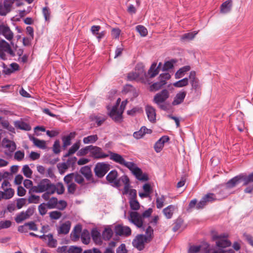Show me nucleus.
<instances>
[{
  "label": "nucleus",
  "mask_w": 253,
  "mask_h": 253,
  "mask_svg": "<svg viewBox=\"0 0 253 253\" xmlns=\"http://www.w3.org/2000/svg\"><path fill=\"white\" fill-rule=\"evenodd\" d=\"M174 209V207L173 206L169 205L163 210V213L167 218H171Z\"/></svg>",
  "instance_id": "4c0bfd02"
},
{
  "label": "nucleus",
  "mask_w": 253,
  "mask_h": 253,
  "mask_svg": "<svg viewBox=\"0 0 253 253\" xmlns=\"http://www.w3.org/2000/svg\"><path fill=\"white\" fill-rule=\"evenodd\" d=\"M156 63H153L148 71V74L151 78L155 77L159 74V70H158V68H156Z\"/></svg>",
  "instance_id": "c9c22d12"
},
{
  "label": "nucleus",
  "mask_w": 253,
  "mask_h": 253,
  "mask_svg": "<svg viewBox=\"0 0 253 253\" xmlns=\"http://www.w3.org/2000/svg\"><path fill=\"white\" fill-rule=\"evenodd\" d=\"M11 225V222L10 220H4L0 221V230L10 227Z\"/></svg>",
  "instance_id": "774afa93"
},
{
  "label": "nucleus",
  "mask_w": 253,
  "mask_h": 253,
  "mask_svg": "<svg viewBox=\"0 0 253 253\" xmlns=\"http://www.w3.org/2000/svg\"><path fill=\"white\" fill-rule=\"evenodd\" d=\"M40 197L35 195H31L28 199L29 203L38 204L40 202Z\"/></svg>",
  "instance_id": "4d7b16f0"
},
{
  "label": "nucleus",
  "mask_w": 253,
  "mask_h": 253,
  "mask_svg": "<svg viewBox=\"0 0 253 253\" xmlns=\"http://www.w3.org/2000/svg\"><path fill=\"white\" fill-rule=\"evenodd\" d=\"M81 238L83 243L85 245L88 244L90 241L89 232L86 229H84L81 234Z\"/></svg>",
  "instance_id": "c85d7f7f"
},
{
  "label": "nucleus",
  "mask_w": 253,
  "mask_h": 253,
  "mask_svg": "<svg viewBox=\"0 0 253 253\" xmlns=\"http://www.w3.org/2000/svg\"><path fill=\"white\" fill-rule=\"evenodd\" d=\"M142 69L140 70L139 72H131L128 74L127 79L129 81L135 80L138 78L140 76V73L142 71Z\"/></svg>",
  "instance_id": "6e6d98bb"
},
{
  "label": "nucleus",
  "mask_w": 253,
  "mask_h": 253,
  "mask_svg": "<svg viewBox=\"0 0 253 253\" xmlns=\"http://www.w3.org/2000/svg\"><path fill=\"white\" fill-rule=\"evenodd\" d=\"M123 91L124 93L128 94L131 99L138 96L136 89L132 85L130 84H126L124 87Z\"/></svg>",
  "instance_id": "412c9836"
},
{
  "label": "nucleus",
  "mask_w": 253,
  "mask_h": 253,
  "mask_svg": "<svg viewBox=\"0 0 253 253\" xmlns=\"http://www.w3.org/2000/svg\"><path fill=\"white\" fill-rule=\"evenodd\" d=\"M136 30L142 37H145L148 33L147 29L143 26L138 25L136 27Z\"/></svg>",
  "instance_id": "864d4df0"
},
{
  "label": "nucleus",
  "mask_w": 253,
  "mask_h": 253,
  "mask_svg": "<svg viewBox=\"0 0 253 253\" xmlns=\"http://www.w3.org/2000/svg\"><path fill=\"white\" fill-rule=\"evenodd\" d=\"M10 66L12 69H10L9 67H6L5 65H3V73L5 75H10L13 71L18 69L19 66L17 63H12L10 64Z\"/></svg>",
  "instance_id": "7c9ffc66"
},
{
  "label": "nucleus",
  "mask_w": 253,
  "mask_h": 253,
  "mask_svg": "<svg viewBox=\"0 0 253 253\" xmlns=\"http://www.w3.org/2000/svg\"><path fill=\"white\" fill-rule=\"evenodd\" d=\"M210 250L209 244L206 242H204L200 245L191 246L189 249V253H197L200 251H203L205 253H210Z\"/></svg>",
  "instance_id": "2eb2a0df"
},
{
  "label": "nucleus",
  "mask_w": 253,
  "mask_h": 253,
  "mask_svg": "<svg viewBox=\"0 0 253 253\" xmlns=\"http://www.w3.org/2000/svg\"><path fill=\"white\" fill-rule=\"evenodd\" d=\"M11 57L15 56L14 51L9 44L4 40H0V58L3 60L7 59V55Z\"/></svg>",
  "instance_id": "7ed1b4c3"
},
{
  "label": "nucleus",
  "mask_w": 253,
  "mask_h": 253,
  "mask_svg": "<svg viewBox=\"0 0 253 253\" xmlns=\"http://www.w3.org/2000/svg\"><path fill=\"white\" fill-rule=\"evenodd\" d=\"M188 84V78H183L173 84V85L176 87H182L186 86Z\"/></svg>",
  "instance_id": "a19ab883"
},
{
  "label": "nucleus",
  "mask_w": 253,
  "mask_h": 253,
  "mask_svg": "<svg viewBox=\"0 0 253 253\" xmlns=\"http://www.w3.org/2000/svg\"><path fill=\"white\" fill-rule=\"evenodd\" d=\"M216 199L215 196L213 193H208L205 195L197 204L196 209L197 210L202 209L210 202H211Z\"/></svg>",
  "instance_id": "4468645a"
},
{
  "label": "nucleus",
  "mask_w": 253,
  "mask_h": 253,
  "mask_svg": "<svg viewBox=\"0 0 253 253\" xmlns=\"http://www.w3.org/2000/svg\"><path fill=\"white\" fill-rule=\"evenodd\" d=\"M91 234L93 240L96 243H100L101 242V235L97 229H93L91 231Z\"/></svg>",
  "instance_id": "f704fd0d"
},
{
  "label": "nucleus",
  "mask_w": 253,
  "mask_h": 253,
  "mask_svg": "<svg viewBox=\"0 0 253 253\" xmlns=\"http://www.w3.org/2000/svg\"><path fill=\"white\" fill-rule=\"evenodd\" d=\"M2 146L4 150V153L6 155L10 156L16 149L15 143L11 140L4 138L2 141Z\"/></svg>",
  "instance_id": "9b49d317"
},
{
  "label": "nucleus",
  "mask_w": 253,
  "mask_h": 253,
  "mask_svg": "<svg viewBox=\"0 0 253 253\" xmlns=\"http://www.w3.org/2000/svg\"><path fill=\"white\" fill-rule=\"evenodd\" d=\"M81 146V141L80 140L77 141L73 145L69 148L67 153H66L64 155V157H68L70 155L75 154L80 148Z\"/></svg>",
  "instance_id": "bb28decb"
},
{
  "label": "nucleus",
  "mask_w": 253,
  "mask_h": 253,
  "mask_svg": "<svg viewBox=\"0 0 253 253\" xmlns=\"http://www.w3.org/2000/svg\"><path fill=\"white\" fill-rule=\"evenodd\" d=\"M191 68L189 66H185L180 68L175 74L176 79H180L184 76L185 74L190 71Z\"/></svg>",
  "instance_id": "c756f323"
},
{
  "label": "nucleus",
  "mask_w": 253,
  "mask_h": 253,
  "mask_svg": "<svg viewBox=\"0 0 253 253\" xmlns=\"http://www.w3.org/2000/svg\"><path fill=\"white\" fill-rule=\"evenodd\" d=\"M110 165L104 163H98L94 168V170L95 175L98 177H103L108 171Z\"/></svg>",
  "instance_id": "1a4fd4ad"
},
{
  "label": "nucleus",
  "mask_w": 253,
  "mask_h": 253,
  "mask_svg": "<svg viewBox=\"0 0 253 253\" xmlns=\"http://www.w3.org/2000/svg\"><path fill=\"white\" fill-rule=\"evenodd\" d=\"M231 1H225L220 6V12L224 14L229 12L231 10Z\"/></svg>",
  "instance_id": "473e14b6"
},
{
  "label": "nucleus",
  "mask_w": 253,
  "mask_h": 253,
  "mask_svg": "<svg viewBox=\"0 0 253 253\" xmlns=\"http://www.w3.org/2000/svg\"><path fill=\"white\" fill-rule=\"evenodd\" d=\"M197 34V32L193 33H188L184 34L181 37V39L184 41H190L194 39L195 35Z\"/></svg>",
  "instance_id": "13d9d810"
},
{
  "label": "nucleus",
  "mask_w": 253,
  "mask_h": 253,
  "mask_svg": "<svg viewBox=\"0 0 253 253\" xmlns=\"http://www.w3.org/2000/svg\"><path fill=\"white\" fill-rule=\"evenodd\" d=\"M242 181H243V175L240 174L229 180L225 184H222L220 187L222 190L226 191L238 185Z\"/></svg>",
  "instance_id": "6e6552de"
},
{
  "label": "nucleus",
  "mask_w": 253,
  "mask_h": 253,
  "mask_svg": "<svg viewBox=\"0 0 253 253\" xmlns=\"http://www.w3.org/2000/svg\"><path fill=\"white\" fill-rule=\"evenodd\" d=\"M189 80L192 86V89L197 90L199 87V83L198 79L196 77V72L195 71H191L188 77Z\"/></svg>",
  "instance_id": "4be33fe9"
},
{
  "label": "nucleus",
  "mask_w": 253,
  "mask_h": 253,
  "mask_svg": "<svg viewBox=\"0 0 253 253\" xmlns=\"http://www.w3.org/2000/svg\"><path fill=\"white\" fill-rule=\"evenodd\" d=\"M142 112L141 108L139 107H135L131 109V110L127 111V114L128 115L133 116L135 115L136 113H140Z\"/></svg>",
  "instance_id": "e2e57ef3"
},
{
  "label": "nucleus",
  "mask_w": 253,
  "mask_h": 253,
  "mask_svg": "<svg viewBox=\"0 0 253 253\" xmlns=\"http://www.w3.org/2000/svg\"><path fill=\"white\" fill-rule=\"evenodd\" d=\"M113 235V231L111 228V226L106 227L102 232V238L105 240H110Z\"/></svg>",
  "instance_id": "cd10ccee"
},
{
  "label": "nucleus",
  "mask_w": 253,
  "mask_h": 253,
  "mask_svg": "<svg viewBox=\"0 0 253 253\" xmlns=\"http://www.w3.org/2000/svg\"><path fill=\"white\" fill-rule=\"evenodd\" d=\"M27 200L25 198H19L17 200L16 207L18 209H21L26 204Z\"/></svg>",
  "instance_id": "338daca9"
},
{
  "label": "nucleus",
  "mask_w": 253,
  "mask_h": 253,
  "mask_svg": "<svg viewBox=\"0 0 253 253\" xmlns=\"http://www.w3.org/2000/svg\"><path fill=\"white\" fill-rule=\"evenodd\" d=\"M186 95V92L185 91H181L178 92L172 102L173 106L177 105L183 102Z\"/></svg>",
  "instance_id": "b1692460"
},
{
  "label": "nucleus",
  "mask_w": 253,
  "mask_h": 253,
  "mask_svg": "<svg viewBox=\"0 0 253 253\" xmlns=\"http://www.w3.org/2000/svg\"><path fill=\"white\" fill-rule=\"evenodd\" d=\"M153 232V229L150 226H149L146 229L145 234L144 235L149 242L152 239Z\"/></svg>",
  "instance_id": "a18cd8bd"
},
{
  "label": "nucleus",
  "mask_w": 253,
  "mask_h": 253,
  "mask_svg": "<svg viewBox=\"0 0 253 253\" xmlns=\"http://www.w3.org/2000/svg\"><path fill=\"white\" fill-rule=\"evenodd\" d=\"M156 198V206L158 209H161L164 206V203L165 201L166 198L164 195H161L160 197H157L158 194H155Z\"/></svg>",
  "instance_id": "79ce46f5"
},
{
  "label": "nucleus",
  "mask_w": 253,
  "mask_h": 253,
  "mask_svg": "<svg viewBox=\"0 0 253 253\" xmlns=\"http://www.w3.org/2000/svg\"><path fill=\"white\" fill-rule=\"evenodd\" d=\"M166 84V83H164V81H159L156 83H154L152 84L151 86V90H158L160 89L162 86H163L164 85Z\"/></svg>",
  "instance_id": "de8ad7c7"
},
{
  "label": "nucleus",
  "mask_w": 253,
  "mask_h": 253,
  "mask_svg": "<svg viewBox=\"0 0 253 253\" xmlns=\"http://www.w3.org/2000/svg\"><path fill=\"white\" fill-rule=\"evenodd\" d=\"M3 197L4 199H9L14 195V191L12 188L7 189V188L3 190Z\"/></svg>",
  "instance_id": "c03bdc74"
},
{
  "label": "nucleus",
  "mask_w": 253,
  "mask_h": 253,
  "mask_svg": "<svg viewBox=\"0 0 253 253\" xmlns=\"http://www.w3.org/2000/svg\"><path fill=\"white\" fill-rule=\"evenodd\" d=\"M90 156L95 159H105L109 157V155L105 153L101 148L92 145L91 147Z\"/></svg>",
  "instance_id": "f8f14e48"
},
{
  "label": "nucleus",
  "mask_w": 253,
  "mask_h": 253,
  "mask_svg": "<svg viewBox=\"0 0 253 253\" xmlns=\"http://www.w3.org/2000/svg\"><path fill=\"white\" fill-rule=\"evenodd\" d=\"M98 137L96 134L88 135L83 138V142L84 144H93L98 140Z\"/></svg>",
  "instance_id": "2f4dec72"
},
{
  "label": "nucleus",
  "mask_w": 253,
  "mask_h": 253,
  "mask_svg": "<svg viewBox=\"0 0 253 253\" xmlns=\"http://www.w3.org/2000/svg\"><path fill=\"white\" fill-rule=\"evenodd\" d=\"M145 110L148 120L152 123H155L156 122L155 109L152 106L147 105L145 106Z\"/></svg>",
  "instance_id": "6ab92c4d"
},
{
  "label": "nucleus",
  "mask_w": 253,
  "mask_h": 253,
  "mask_svg": "<svg viewBox=\"0 0 253 253\" xmlns=\"http://www.w3.org/2000/svg\"><path fill=\"white\" fill-rule=\"evenodd\" d=\"M82 250L81 247L71 246L68 250V253H82Z\"/></svg>",
  "instance_id": "680f3d73"
},
{
  "label": "nucleus",
  "mask_w": 253,
  "mask_h": 253,
  "mask_svg": "<svg viewBox=\"0 0 253 253\" xmlns=\"http://www.w3.org/2000/svg\"><path fill=\"white\" fill-rule=\"evenodd\" d=\"M81 173L84 175L87 179H89L92 176L90 168L88 166H84L81 168Z\"/></svg>",
  "instance_id": "e433bc0d"
},
{
  "label": "nucleus",
  "mask_w": 253,
  "mask_h": 253,
  "mask_svg": "<svg viewBox=\"0 0 253 253\" xmlns=\"http://www.w3.org/2000/svg\"><path fill=\"white\" fill-rule=\"evenodd\" d=\"M108 153L110 160L126 168L130 167V166L129 165L131 164L132 162L126 161L122 155L117 153L113 152L111 151H109Z\"/></svg>",
  "instance_id": "423d86ee"
},
{
  "label": "nucleus",
  "mask_w": 253,
  "mask_h": 253,
  "mask_svg": "<svg viewBox=\"0 0 253 253\" xmlns=\"http://www.w3.org/2000/svg\"><path fill=\"white\" fill-rule=\"evenodd\" d=\"M114 230L116 234L119 236H128L131 233V229L128 226L120 224L115 226Z\"/></svg>",
  "instance_id": "a211bd4d"
},
{
  "label": "nucleus",
  "mask_w": 253,
  "mask_h": 253,
  "mask_svg": "<svg viewBox=\"0 0 253 253\" xmlns=\"http://www.w3.org/2000/svg\"><path fill=\"white\" fill-rule=\"evenodd\" d=\"M71 225V224L69 221H67L61 224L57 229L58 234L64 235L68 234L70 230Z\"/></svg>",
  "instance_id": "5701e85b"
},
{
  "label": "nucleus",
  "mask_w": 253,
  "mask_h": 253,
  "mask_svg": "<svg viewBox=\"0 0 253 253\" xmlns=\"http://www.w3.org/2000/svg\"><path fill=\"white\" fill-rule=\"evenodd\" d=\"M82 230V227L81 224H77L74 227L71 234L73 240L76 241L79 239Z\"/></svg>",
  "instance_id": "393cba45"
},
{
  "label": "nucleus",
  "mask_w": 253,
  "mask_h": 253,
  "mask_svg": "<svg viewBox=\"0 0 253 253\" xmlns=\"http://www.w3.org/2000/svg\"><path fill=\"white\" fill-rule=\"evenodd\" d=\"M47 241L48 246L51 248L55 247L57 245V241L53 238L52 234H49L47 235Z\"/></svg>",
  "instance_id": "49530a36"
},
{
  "label": "nucleus",
  "mask_w": 253,
  "mask_h": 253,
  "mask_svg": "<svg viewBox=\"0 0 253 253\" xmlns=\"http://www.w3.org/2000/svg\"><path fill=\"white\" fill-rule=\"evenodd\" d=\"M62 140L63 142V147L64 148H67L68 146L71 144V139L69 136H64L62 137Z\"/></svg>",
  "instance_id": "bf43d9fd"
},
{
  "label": "nucleus",
  "mask_w": 253,
  "mask_h": 253,
  "mask_svg": "<svg viewBox=\"0 0 253 253\" xmlns=\"http://www.w3.org/2000/svg\"><path fill=\"white\" fill-rule=\"evenodd\" d=\"M0 35L3 36L7 40L11 41L14 37L13 33L9 27L4 24L0 25Z\"/></svg>",
  "instance_id": "f3484780"
},
{
  "label": "nucleus",
  "mask_w": 253,
  "mask_h": 253,
  "mask_svg": "<svg viewBox=\"0 0 253 253\" xmlns=\"http://www.w3.org/2000/svg\"><path fill=\"white\" fill-rule=\"evenodd\" d=\"M28 218L27 217V215L25 213L24 211H22L16 215L15 218V220L17 223H20L24 220Z\"/></svg>",
  "instance_id": "8fccbe9b"
},
{
  "label": "nucleus",
  "mask_w": 253,
  "mask_h": 253,
  "mask_svg": "<svg viewBox=\"0 0 253 253\" xmlns=\"http://www.w3.org/2000/svg\"><path fill=\"white\" fill-rule=\"evenodd\" d=\"M14 125L17 129L21 130L29 131L31 129V127L29 124L22 121H14Z\"/></svg>",
  "instance_id": "a878e982"
},
{
  "label": "nucleus",
  "mask_w": 253,
  "mask_h": 253,
  "mask_svg": "<svg viewBox=\"0 0 253 253\" xmlns=\"http://www.w3.org/2000/svg\"><path fill=\"white\" fill-rule=\"evenodd\" d=\"M57 199L55 197H52L50 199L46 204L47 206L48 209H52L56 208L57 205Z\"/></svg>",
  "instance_id": "09e8293b"
},
{
  "label": "nucleus",
  "mask_w": 253,
  "mask_h": 253,
  "mask_svg": "<svg viewBox=\"0 0 253 253\" xmlns=\"http://www.w3.org/2000/svg\"><path fill=\"white\" fill-rule=\"evenodd\" d=\"M129 221L135 225L137 228L144 230L145 226L144 224V220L141 215L136 211H131L128 217Z\"/></svg>",
  "instance_id": "39448f33"
},
{
  "label": "nucleus",
  "mask_w": 253,
  "mask_h": 253,
  "mask_svg": "<svg viewBox=\"0 0 253 253\" xmlns=\"http://www.w3.org/2000/svg\"><path fill=\"white\" fill-rule=\"evenodd\" d=\"M127 103V101L126 99L122 101L119 110H118L117 106H114L109 112L110 117L116 122H120L122 119V114Z\"/></svg>",
  "instance_id": "f03ea898"
},
{
  "label": "nucleus",
  "mask_w": 253,
  "mask_h": 253,
  "mask_svg": "<svg viewBox=\"0 0 253 253\" xmlns=\"http://www.w3.org/2000/svg\"><path fill=\"white\" fill-rule=\"evenodd\" d=\"M33 192L36 193L48 191L49 193L54 194L56 191L55 185L48 179L44 178L40 181L37 186L32 188Z\"/></svg>",
  "instance_id": "f257e3e1"
},
{
  "label": "nucleus",
  "mask_w": 253,
  "mask_h": 253,
  "mask_svg": "<svg viewBox=\"0 0 253 253\" xmlns=\"http://www.w3.org/2000/svg\"><path fill=\"white\" fill-rule=\"evenodd\" d=\"M169 140V138L167 135H164L161 137L155 144L154 149L157 153L160 152L163 149L165 143Z\"/></svg>",
  "instance_id": "aec40b11"
},
{
  "label": "nucleus",
  "mask_w": 253,
  "mask_h": 253,
  "mask_svg": "<svg viewBox=\"0 0 253 253\" xmlns=\"http://www.w3.org/2000/svg\"><path fill=\"white\" fill-rule=\"evenodd\" d=\"M243 175V185H247L249 183L253 182V172L248 175L245 173H241Z\"/></svg>",
  "instance_id": "ea45409f"
},
{
  "label": "nucleus",
  "mask_w": 253,
  "mask_h": 253,
  "mask_svg": "<svg viewBox=\"0 0 253 253\" xmlns=\"http://www.w3.org/2000/svg\"><path fill=\"white\" fill-rule=\"evenodd\" d=\"M22 171L26 177L28 178L31 177L33 172L28 165H25L23 166L22 168Z\"/></svg>",
  "instance_id": "3c124183"
},
{
  "label": "nucleus",
  "mask_w": 253,
  "mask_h": 253,
  "mask_svg": "<svg viewBox=\"0 0 253 253\" xmlns=\"http://www.w3.org/2000/svg\"><path fill=\"white\" fill-rule=\"evenodd\" d=\"M118 176V174L117 171L112 170L106 176V179L111 186L118 188L121 186V184L119 183Z\"/></svg>",
  "instance_id": "ddd939ff"
},
{
  "label": "nucleus",
  "mask_w": 253,
  "mask_h": 253,
  "mask_svg": "<svg viewBox=\"0 0 253 253\" xmlns=\"http://www.w3.org/2000/svg\"><path fill=\"white\" fill-rule=\"evenodd\" d=\"M47 209H48V207H47V205L44 203L40 204L38 207V210H39V213L41 215H42V216L45 215L47 211Z\"/></svg>",
  "instance_id": "5fc2aeb1"
},
{
  "label": "nucleus",
  "mask_w": 253,
  "mask_h": 253,
  "mask_svg": "<svg viewBox=\"0 0 253 253\" xmlns=\"http://www.w3.org/2000/svg\"><path fill=\"white\" fill-rule=\"evenodd\" d=\"M129 166H130V167H128L127 169L137 179L142 181H146L148 180L147 174L143 173L142 170L134 162H132Z\"/></svg>",
  "instance_id": "20e7f679"
},
{
  "label": "nucleus",
  "mask_w": 253,
  "mask_h": 253,
  "mask_svg": "<svg viewBox=\"0 0 253 253\" xmlns=\"http://www.w3.org/2000/svg\"><path fill=\"white\" fill-rule=\"evenodd\" d=\"M61 215V213L58 211H53L49 212V216L52 219H58Z\"/></svg>",
  "instance_id": "0e129e2a"
},
{
  "label": "nucleus",
  "mask_w": 253,
  "mask_h": 253,
  "mask_svg": "<svg viewBox=\"0 0 253 253\" xmlns=\"http://www.w3.org/2000/svg\"><path fill=\"white\" fill-rule=\"evenodd\" d=\"M129 204L131 209L133 210H137L140 207L139 203L134 198L130 199Z\"/></svg>",
  "instance_id": "603ef678"
},
{
  "label": "nucleus",
  "mask_w": 253,
  "mask_h": 253,
  "mask_svg": "<svg viewBox=\"0 0 253 253\" xmlns=\"http://www.w3.org/2000/svg\"><path fill=\"white\" fill-rule=\"evenodd\" d=\"M169 97V92L167 89H163L160 92L157 93L154 97V102L157 104L163 103Z\"/></svg>",
  "instance_id": "dca6fc26"
},
{
  "label": "nucleus",
  "mask_w": 253,
  "mask_h": 253,
  "mask_svg": "<svg viewBox=\"0 0 253 253\" xmlns=\"http://www.w3.org/2000/svg\"><path fill=\"white\" fill-rule=\"evenodd\" d=\"M175 62L176 61L174 59L165 62L163 66L162 70L163 71H167L172 69L173 67V65Z\"/></svg>",
  "instance_id": "58836bf2"
},
{
  "label": "nucleus",
  "mask_w": 253,
  "mask_h": 253,
  "mask_svg": "<svg viewBox=\"0 0 253 253\" xmlns=\"http://www.w3.org/2000/svg\"><path fill=\"white\" fill-rule=\"evenodd\" d=\"M147 239L143 234L137 235L132 241L133 246L139 251H141L144 248L146 243H148Z\"/></svg>",
  "instance_id": "9d476101"
},
{
  "label": "nucleus",
  "mask_w": 253,
  "mask_h": 253,
  "mask_svg": "<svg viewBox=\"0 0 253 253\" xmlns=\"http://www.w3.org/2000/svg\"><path fill=\"white\" fill-rule=\"evenodd\" d=\"M35 146L37 147L44 149L46 148L45 141L42 140H40L36 137H32L31 139Z\"/></svg>",
  "instance_id": "72a5a7b5"
},
{
  "label": "nucleus",
  "mask_w": 253,
  "mask_h": 253,
  "mask_svg": "<svg viewBox=\"0 0 253 253\" xmlns=\"http://www.w3.org/2000/svg\"><path fill=\"white\" fill-rule=\"evenodd\" d=\"M227 234L224 233L219 235H214L213 239L217 240L216 245L218 247L225 248L231 245V242L227 239Z\"/></svg>",
  "instance_id": "0eeeda50"
},
{
  "label": "nucleus",
  "mask_w": 253,
  "mask_h": 253,
  "mask_svg": "<svg viewBox=\"0 0 253 253\" xmlns=\"http://www.w3.org/2000/svg\"><path fill=\"white\" fill-rule=\"evenodd\" d=\"M53 151L55 154H58L60 152V145L59 140L55 141L53 145Z\"/></svg>",
  "instance_id": "69168bd1"
},
{
  "label": "nucleus",
  "mask_w": 253,
  "mask_h": 253,
  "mask_svg": "<svg viewBox=\"0 0 253 253\" xmlns=\"http://www.w3.org/2000/svg\"><path fill=\"white\" fill-rule=\"evenodd\" d=\"M91 147V145L86 146L81 149L77 152V156H85L86 154H87L89 152L90 153Z\"/></svg>",
  "instance_id": "37998d69"
},
{
  "label": "nucleus",
  "mask_w": 253,
  "mask_h": 253,
  "mask_svg": "<svg viewBox=\"0 0 253 253\" xmlns=\"http://www.w3.org/2000/svg\"><path fill=\"white\" fill-rule=\"evenodd\" d=\"M24 156L25 154L24 151L19 150L15 153L14 158L18 161H21L23 159Z\"/></svg>",
  "instance_id": "052dcab7"
}]
</instances>
